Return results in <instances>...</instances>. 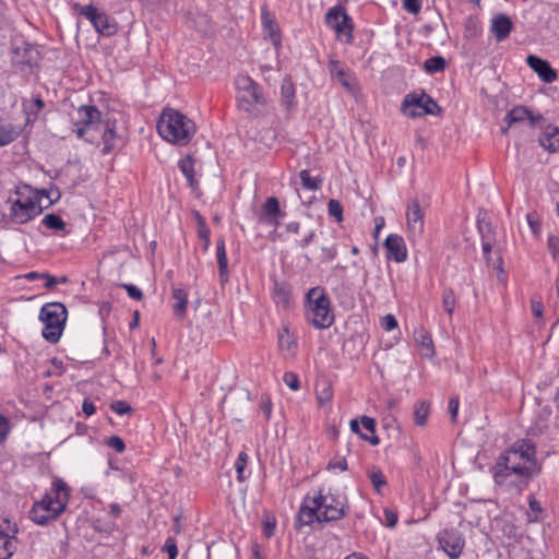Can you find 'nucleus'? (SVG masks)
<instances>
[{"label":"nucleus","instance_id":"f257e3e1","mask_svg":"<svg viewBox=\"0 0 559 559\" xmlns=\"http://www.w3.org/2000/svg\"><path fill=\"white\" fill-rule=\"evenodd\" d=\"M535 454V445L530 440L515 442L499 455L492 467L495 483L499 486L525 488L531 478L540 471Z\"/></svg>","mask_w":559,"mask_h":559},{"label":"nucleus","instance_id":"49530a36","mask_svg":"<svg viewBox=\"0 0 559 559\" xmlns=\"http://www.w3.org/2000/svg\"><path fill=\"white\" fill-rule=\"evenodd\" d=\"M197 221H198V236L203 241L209 242L211 231H210L209 227L206 226L204 218L199 213L197 214Z\"/></svg>","mask_w":559,"mask_h":559},{"label":"nucleus","instance_id":"5701e85b","mask_svg":"<svg viewBox=\"0 0 559 559\" xmlns=\"http://www.w3.org/2000/svg\"><path fill=\"white\" fill-rule=\"evenodd\" d=\"M262 26H263L265 36L269 37L272 45L275 47L276 50H278L282 45L280 28H278L277 23L266 11H262Z\"/></svg>","mask_w":559,"mask_h":559},{"label":"nucleus","instance_id":"39448f33","mask_svg":"<svg viewBox=\"0 0 559 559\" xmlns=\"http://www.w3.org/2000/svg\"><path fill=\"white\" fill-rule=\"evenodd\" d=\"M307 320L319 330L330 328L334 322L331 300L321 286L310 288L306 294Z\"/></svg>","mask_w":559,"mask_h":559},{"label":"nucleus","instance_id":"f03ea898","mask_svg":"<svg viewBox=\"0 0 559 559\" xmlns=\"http://www.w3.org/2000/svg\"><path fill=\"white\" fill-rule=\"evenodd\" d=\"M75 134L88 143H96L98 135L103 141L102 153L109 154L116 147L118 135L115 131V124L102 120V112L96 106L83 105L76 111V118L73 120Z\"/></svg>","mask_w":559,"mask_h":559},{"label":"nucleus","instance_id":"ea45409f","mask_svg":"<svg viewBox=\"0 0 559 559\" xmlns=\"http://www.w3.org/2000/svg\"><path fill=\"white\" fill-rule=\"evenodd\" d=\"M299 178L301 180L302 187L305 189H308V190H311V191H316V190L320 189L321 183H322L321 179L312 178L310 176V173H309L308 169H302L299 173Z\"/></svg>","mask_w":559,"mask_h":559},{"label":"nucleus","instance_id":"dca6fc26","mask_svg":"<svg viewBox=\"0 0 559 559\" xmlns=\"http://www.w3.org/2000/svg\"><path fill=\"white\" fill-rule=\"evenodd\" d=\"M477 229L480 235L481 249L487 263L490 262V253L496 242V234L490 221L485 217H477Z\"/></svg>","mask_w":559,"mask_h":559},{"label":"nucleus","instance_id":"9d476101","mask_svg":"<svg viewBox=\"0 0 559 559\" xmlns=\"http://www.w3.org/2000/svg\"><path fill=\"white\" fill-rule=\"evenodd\" d=\"M79 13L88 20L95 31L103 36H112L117 33L118 26L114 17L106 12L99 11L93 4L78 5Z\"/></svg>","mask_w":559,"mask_h":559},{"label":"nucleus","instance_id":"3c124183","mask_svg":"<svg viewBox=\"0 0 559 559\" xmlns=\"http://www.w3.org/2000/svg\"><path fill=\"white\" fill-rule=\"evenodd\" d=\"M163 549L168 554V559L177 558L178 548L175 538L168 537L165 542Z\"/></svg>","mask_w":559,"mask_h":559},{"label":"nucleus","instance_id":"e2e57ef3","mask_svg":"<svg viewBox=\"0 0 559 559\" xmlns=\"http://www.w3.org/2000/svg\"><path fill=\"white\" fill-rule=\"evenodd\" d=\"M260 406H261L262 412L265 415L266 420H269L271 417V414H272L271 399L269 396H262Z\"/></svg>","mask_w":559,"mask_h":559},{"label":"nucleus","instance_id":"aec40b11","mask_svg":"<svg viewBox=\"0 0 559 559\" xmlns=\"http://www.w3.org/2000/svg\"><path fill=\"white\" fill-rule=\"evenodd\" d=\"M311 499V497L307 496L299 508L297 524L300 526L311 525L314 522L324 523V521L320 519L321 513L319 507L312 503Z\"/></svg>","mask_w":559,"mask_h":559},{"label":"nucleus","instance_id":"c9c22d12","mask_svg":"<svg viewBox=\"0 0 559 559\" xmlns=\"http://www.w3.org/2000/svg\"><path fill=\"white\" fill-rule=\"evenodd\" d=\"M445 66L447 61L442 56L430 57L424 62V69L429 74L442 72Z\"/></svg>","mask_w":559,"mask_h":559},{"label":"nucleus","instance_id":"c756f323","mask_svg":"<svg viewBox=\"0 0 559 559\" xmlns=\"http://www.w3.org/2000/svg\"><path fill=\"white\" fill-rule=\"evenodd\" d=\"M21 134V129L10 122L0 120V146H4L16 140Z\"/></svg>","mask_w":559,"mask_h":559},{"label":"nucleus","instance_id":"cd10ccee","mask_svg":"<svg viewBox=\"0 0 559 559\" xmlns=\"http://www.w3.org/2000/svg\"><path fill=\"white\" fill-rule=\"evenodd\" d=\"M273 299L277 305L288 307L292 299L290 285L286 282L274 281Z\"/></svg>","mask_w":559,"mask_h":559},{"label":"nucleus","instance_id":"393cba45","mask_svg":"<svg viewBox=\"0 0 559 559\" xmlns=\"http://www.w3.org/2000/svg\"><path fill=\"white\" fill-rule=\"evenodd\" d=\"M15 53L19 61L29 68L36 66L40 58L39 50L31 44H23V47L15 49Z\"/></svg>","mask_w":559,"mask_h":559},{"label":"nucleus","instance_id":"b1692460","mask_svg":"<svg viewBox=\"0 0 559 559\" xmlns=\"http://www.w3.org/2000/svg\"><path fill=\"white\" fill-rule=\"evenodd\" d=\"M281 104L287 111L296 106V88L289 76H285L282 81Z\"/></svg>","mask_w":559,"mask_h":559},{"label":"nucleus","instance_id":"6e6d98bb","mask_svg":"<svg viewBox=\"0 0 559 559\" xmlns=\"http://www.w3.org/2000/svg\"><path fill=\"white\" fill-rule=\"evenodd\" d=\"M107 445L118 453H122L126 450L124 441L118 436L110 437L107 441Z\"/></svg>","mask_w":559,"mask_h":559},{"label":"nucleus","instance_id":"9b49d317","mask_svg":"<svg viewBox=\"0 0 559 559\" xmlns=\"http://www.w3.org/2000/svg\"><path fill=\"white\" fill-rule=\"evenodd\" d=\"M44 211L37 197L16 199L10 206V219L15 224H26Z\"/></svg>","mask_w":559,"mask_h":559},{"label":"nucleus","instance_id":"423d86ee","mask_svg":"<svg viewBox=\"0 0 559 559\" xmlns=\"http://www.w3.org/2000/svg\"><path fill=\"white\" fill-rule=\"evenodd\" d=\"M68 311L61 302L45 304L39 312V319L44 323L43 337L51 344H56L63 332Z\"/></svg>","mask_w":559,"mask_h":559},{"label":"nucleus","instance_id":"7c9ffc66","mask_svg":"<svg viewBox=\"0 0 559 559\" xmlns=\"http://www.w3.org/2000/svg\"><path fill=\"white\" fill-rule=\"evenodd\" d=\"M271 216H284V212L281 210L280 202L275 197H270L265 200L261 207L259 221Z\"/></svg>","mask_w":559,"mask_h":559},{"label":"nucleus","instance_id":"412c9836","mask_svg":"<svg viewBox=\"0 0 559 559\" xmlns=\"http://www.w3.org/2000/svg\"><path fill=\"white\" fill-rule=\"evenodd\" d=\"M513 27L511 17L504 13H498L491 19L490 32L499 43L509 37Z\"/></svg>","mask_w":559,"mask_h":559},{"label":"nucleus","instance_id":"bb28decb","mask_svg":"<svg viewBox=\"0 0 559 559\" xmlns=\"http://www.w3.org/2000/svg\"><path fill=\"white\" fill-rule=\"evenodd\" d=\"M216 258L219 280L222 283H225L228 281V260L226 255L225 240L222 237L216 241Z\"/></svg>","mask_w":559,"mask_h":559},{"label":"nucleus","instance_id":"0e129e2a","mask_svg":"<svg viewBox=\"0 0 559 559\" xmlns=\"http://www.w3.org/2000/svg\"><path fill=\"white\" fill-rule=\"evenodd\" d=\"M275 525H276V522L274 519H272V520L267 519L266 521H264L263 534L269 538L272 537L275 533Z\"/></svg>","mask_w":559,"mask_h":559},{"label":"nucleus","instance_id":"473e14b6","mask_svg":"<svg viewBox=\"0 0 559 559\" xmlns=\"http://www.w3.org/2000/svg\"><path fill=\"white\" fill-rule=\"evenodd\" d=\"M360 421L362 427L371 433L368 436L361 432L360 438L370 442L372 445H378L380 443V439L376 436V420L369 416H362Z\"/></svg>","mask_w":559,"mask_h":559},{"label":"nucleus","instance_id":"052dcab7","mask_svg":"<svg viewBox=\"0 0 559 559\" xmlns=\"http://www.w3.org/2000/svg\"><path fill=\"white\" fill-rule=\"evenodd\" d=\"M10 431V425L8 419L0 414V444L4 442Z\"/></svg>","mask_w":559,"mask_h":559},{"label":"nucleus","instance_id":"4be33fe9","mask_svg":"<svg viewBox=\"0 0 559 559\" xmlns=\"http://www.w3.org/2000/svg\"><path fill=\"white\" fill-rule=\"evenodd\" d=\"M526 62L544 82L552 83L557 80V72L551 68L548 61L535 55H528Z\"/></svg>","mask_w":559,"mask_h":559},{"label":"nucleus","instance_id":"20e7f679","mask_svg":"<svg viewBox=\"0 0 559 559\" xmlns=\"http://www.w3.org/2000/svg\"><path fill=\"white\" fill-rule=\"evenodd\" d=\"M195 124L187 116L175 109H165L157 121V131L166 141L178 144H188L194 133Z\"/></svg>","mask_w":559,"mask_h":559},{"label":"nucleus","instance_id":"680f3d73","mask_svg":"<svg viewBox=\"0 0 559 559\" xmlns=\"http://www.w3.org/2000/svg\"><path fill=\"white\" fill-rule=\"evenodd\" d=\"M328 468L329 469H340L342 472L346 471L347 469V462H346V459L345 457H341V459H333L329 462V465H328Z\"/></svg>","mask_w":559,"mask_h":559},{"label":"nucleus","instance_id":"c03bdc74","mask_svg":"<svg viewBox=\"0 0 559 559\" xmlns=\"http://www.w3.org/2000/svg\"><path fill=\"white\" fill-rule=\"evenodd\" d=\"M247 462H248V454L246 452H240L236 462H235V468H236V472H237V479L239 481H245L246 479V476L243 474L245 472V468L247 466Z\"/></svg>","mask_w":559,"mask_h":559},{"label":"nucleus","instance_id":"f704fd0d","mask_svg":"<svg viewBox=\"0 0 559 559\" xmlns=\"http://www.w3.org/2000/svg\"><path fill=\"white\" fill-rule=\"evenodd\" d=\"M368 477L372 484V487L378 493H381L382 489L388 485L384 474L378 467H372L368 472Z\"/></svg>","mask_w":559,"mask_h":559},{"label":"nucleus","instance_id":"58836bf2","mask_svg":"<svg viewBox=\"0 0 559 559\" xmlns=\"http://www.w3.org/2000/svg\"><path fill=\"white\" fill-rule=\"evenodd\" d=\"M278 346L281 349L286 350H290L296 346L295 338L286 326L278 331Z\"/></svg>","mask_w":559,"mask_h":559},{"label":"nucleus","instance_id":"a19ab883","mask_svg":"<svg viewBox=\"0 0 559 559\" xmlns=\"http://www.w3.org/2000/svg\"><path fill=\"white\" fill-rule=\"evenodd\" d=\"M429 414V404L420 401L415 405L414 420L419 426H425Z\"/></svg>","mask_w":559,"mask_h":559},{"label":"nucleus","instance_id":"72a5a7b5","mask_svg":"<svg viewBox=\"0 0 559 559\" xmlns=\"http://www.w3.org/2000/svg\"><path fill=\"white\" fill-rule=\"evenodd\" d=\"M414 338L421 348L429 352V355H433V343L428 331L424 328L415 330Z\"/></svg>","mask_w":559,"mask_h":559},{"label":"nucleus","instance_id":"13d9d810","mask_svg":"<svg viewBox=\"0 0 559 559\" xmlns=\"http://www.w3.org/2000/svg\"><path fill=\"white\" fill-rule=\"evenodd\" d=\"M381 326L385 331H392L395 328H397V320H396V318L393 314L389 313V314L382 317V319H381Z\"/></svg>","mask_w":559,"mask_h":559},{"label":"nucleus","instance_id":"ddd939ff","mask_svg":"<svg viewBox=\"0 0 559 559\" xmlns=\"http://www.w3.org/2000/svg\"><path fill=\"white\" fill-rule=\"evenodd\" d=\"M438 542L450 559H457L464 548L463 534L455 528H445L438 534Z\"/></svg>","mask_w":559,"mask_h":559},{"label":"nucleus","instance_id":"1a4fd4ad","mask_svg":"<svg viewBox=\"0 0 559 559\" xmlns=\"http://www.w3.org/2000/svg\"><path fill=\"white\" fill-rule=\"evenodd\" d=\"M403 112L411 117L417 118L425 115H439L441 108L432 97L425 92L407 94L402 104Z\"/></svg>","mask_w":559,"mask_h":559},{"label":"nucleus","instance_id":"f8f14e48","mask_svg":"<svg viewBox=\"0 0 559 559\" xmlns=\"http://www.w3.org/2000/svg\"><path fill=\"white\" fill-rule=\"evenodd\" d=\"M238 91L237 100L239 108L250 112L254 105L262 102V94L259 85L249 76L241 75L236 79Z\"/></svg>","mask_w":559,"mask_h":559},{"label":"nucleus","instance_id":"f3484780","mask_svg":"<svg viewBox=\"0 0 559 559\" xmlns=\"http://www.w3.org/2000/svg\"><path fill=\"white\" fill-rule=\"evenodd\" d=\"M16 534V526H11L10 522L5 520L0 526V559H9L14 554Z\"/></svg>","mask_w":559,"mask_h":559},{"label":"nucleus","instance_id":"6ab92c4d","mask_svg":"<svg viewBox=\"0 0 559 559\" xmlns=\"http://www.w3.org/2000/svg\"><path fill=\"white\" fill-rule=\"evenodd\" d=\"M384 247L386 249V258L402 263L407 259V249L404 239L396 235L391 234L385 238Z\"/></svg>","mask_w":559,"mask_h":559},{"label":"nucleus","instance_id":"5fc2aeb1","mask_svg":"<svg viewBox=\"0 0 559 559\" xmlns=\"http://www.w3.org/2000/svg\"><path fill=\"white\" fill-rule=\"evenodd\" d=\"M403 8L408 13L417 14L421 10V0H403Z\"/></svg>","mask_w":559,"mask_h":559},{"label":"nucleus","instance_id":"a878e982","mask_svg":"<svg viewBox=\"0 0 559 559\" xmlns=\"http://www.w3.org/2000/svg\"><path fill=\"white\" fill-rule=\"evenodd\" d=\"M540 146L555 153L559 152V128L549 127L543 132L538 139Z\"/></svg>","mask_w":559,"mask_h":559},{"label":"nucleus","instance_id":"603ef678","mask_svg":"<svg viewBox=\"0 0 559 559\" xmlns=\"http://www.w3.org/2000/svg\"><path fill=\"white\" fill-rule=\"evenodd\" d=\"M547 247L549 252L551 253L552 258L555 260L559 259V237L557 236H549L547 240Z\"/></svg>","mask_w":559,"mask_h":559},{"label":"nucleus","instance_id":"338daca9","mask_svg":"<svg viewBox=\"0 0 559 559\" xmlns=\"http://www.w3.org/2000/svg\"><path fill=\"white\" fill-rule=\"evenodd\" d=\"M527 223L534 234L539 231V222L534 213H528L526 215Z\"/></svg>","mask_w":559,"mask_h":559},{"label":"nucleus","instance_id":"a18cd8bd","mask_svg":"<svg viewBox=\"0 0 559 559\" xmlns=\"http://www.w3.org/2000/svg\"><path fill=\"white\" fill-rule=\"evenodd\" d=\"M329 215L334 217L338 223L343 221V205L338 200L331 199L328 203Z\"/></svg>","mask_w":559,"mask_h":559},{"label":"nucleus","instance_id":"37998d69","mask_svg":"<svg viewBox=\"0 0 559 559\" xmlns=\"http://www.w3.org/2000/svg\"><path fill=\"white\" fill-rule=\"evenodd\" d=\"M35 197H37L38 199L39 197L48 198L49 203L46 206H44V209H47L60 200L61 192L58 188H51L50 190L41 189L37 191V194Z\"/></svg>","mask_w":559,"mask_h":559},{"label":"nucleus","instance_id":"de8ad7c7","mask_svg":"<svg viewBox=\"0 0 559 559\" xmlns=\"http://www.w3.org/2000/svg\"><path fill=\"white\" fill-rule=\"evenodd\" d=\"M283 381L293 391H297L300 388L299 378L295 372H285L283 376Z\"/></svg>","mask_w":559,"mask_h":559},{"label":"nucleus","instance_id":"a211bd4d","mask_svg":"<svg viewBox=\"0 0 559 559\" xmlns=\"http://www.w3.org/2000/svg\"><path fill=\"white\" fill-rule=\"evenodd\" d=\"M329 72L332 79H336L341 85L349 93H355L356 83L350 73H348L340 60L330 58L328 63Z\"/></svg>","mask_w":559,"mask_h":559},{"label":"nucleus","instance_id":"864d4df0","mask_svg":"<svg viewBox=\"0 0 559 559\" xmlns=\"http://www.w3.org/2000/svg\"><path fill=\"white\" fill-rule=\"evenodd\" d=\"M120 287L124 288L131 299L134 300H142L143 299V293L142 290L132 284H120Z\"/></svg>","mask_w":559,"mask_h":559},{"label":"nucleus","instance_id":"8fccbe9b","mask_svg":"<svg viewBox=\"0 0 559 559\" xmlns=\"http://www.w3.org/2000/svg\"><path fill=\"white\" fill-rule=\"evenodd\" d=\"M323 258L322 261L330 262L334 260L337 255V247L336 243H331L330 246H323L321 248Z\"/></svg>","mask_w":559,"mask_h":559},{"label":"nucleus","instance_id":"774afa93","mask_svg":"<svg viewBox=\"0 0 559 559\" xmlns=\"http://www.w3.org/2000/svg\"><path fill=\"white\" fill-rule=\"evenodd\" d=\"M82 411L86 416H91L95 413L96 407L90 399H85L82 404Z\"/></svg>","mask_w":559,"mask_h":559},{"label":"nucleus","instance_id":"7ed1b4c3","mask_svg":"<svg viewBox=\"0 0 559 559\" xmlns=\"http://www.w3.org/2000/svg\"><path fill=\"white\" fill-rule=\"evenodd\" d=\"M71 489L61 478H55L50 491L36 501L29 511L31 520L38 525H47L57 520L66 510Z\"/></svg>","mask_w":559,"mask_h":559},{"label":"nucleus","instance_id":"bf43d9fd","mask_svg":"<svg viewBox=\"0 0 559 559\" xmlns=\"http://www.w3.org/2000/svg\"><path fill=\"white\" fill-rule=\"evenodd\" d=\"M384 521L388 527H395L397 523V513L392 509L384 510Z\"/></svg>","mask_w":559,"mask_h":559},{"label":"nucleus","instance_id":"0eeeda50","mask_svg":"<svg viewBox=\"0 0 559 559\" xmlns=\"http://www.w3.org/2000/svg\"><path fill=\"white\" fill-rule=\"evenodd\" d=\"M324 22L328 27L335 32L337 40L346 45L353 44L354 22L343 5L330 8Z\"/></svg>","mask_w":559,"mask_h":559},{"label":"nucleus","instance_id":"79ce46f5","mask_svg":"<svg viewBox=\"0 0 559 559\" xmlns=\"http://www.w3.org/2000/svg\"><path fill=\"white\" fill-rule=\"evenodd\" d=\"M456 305L455 295L452 288H445L442 293V306L444 311L452 316Z\"/></svg>","mask_w":559,"mask_h":559},{"label":"nucleus","instance_id":"2f4dec72","mask_svg":"<svg viewBox=\"0 0 559 559\" xmlns=\"http://www.w3.org/2000/svg\"><path fill=\"white\" fill-rule=\"evenodd\" d=\"M178 166L183 176L187 178L189 186L194 188L198 183L194 178V159L188 155L179 160Z\"/></svg>","mask_w":559,"mask_h":559},{"label":"nucleus","instance_id":"09e8293b","mask_svg":"<svg viewBox=\"0 0 559 559\" xmlns=\"http://www.w3.org/2000/svg\"><path fill=\"white\" fill-rule=\"evenodd\" d=\"M110 409L118 415H126L132 413V407L124 401H115L110 404Z\"/></svg>","mask_w":559,"mask_h":559},{"label":"nucleus","instance_id":"4468645a","mask_svg":"<svg viewBox=\"0 0 559 559\" xmlns=\"http://www.w3.org/2000/svg\"><path fill=\"white\" fill-rule=\"evenodd\" d=\"M503 120L507 127L501 129L502 133H507L516 123H527L530 127H535L545 121L540 114H533L525 106H515L507 112Z\"/></svg>","mask_w":559,"mask_h":559},{"label":"nucleus","instance_id":"2eb2a0df","mask_svg":"<svg viewBox=\"0 0 559 559\" xmlns=\"http://www.w3.org/2000/svg\"><path fill=\"white\" fill-rule=\"evenodd\" d=\"M406 223L412 239L419 238L423 235L424 213L417 199H413L407 206Z\"/></svg>","mask_w":559,"mask_h":559},{"label":"nucleus","instance_id":"c85d7f7f","mask_svg":"<svg viewBox=\"0 0 559 559\" xmlns=\"http://www.w3.org/2000/svg\"><path fill=\"white\" fill-rule=\"evenodd\" d=\"M175 305L173 307L176 317L182 319L187 314L188 293L182 288L173 289Z\"/></svg>","mask_w":559,"mask_h":559},{"label":"nucleus","instance_id":"4d7b16f0","mask_svg":"<svg viewBox=\"0 0 559 559\" xmlns=\"http://www.w3.org/2000/svg\"><path fill=\"white\" fill-rule=\"evenodd\" d=\"M459 405H460V402H459V397L457 396H452L449 400L448 411H449V414L451 416V421L452 423L456 421L457 412H459Z\"/></svg>","mask_w":559,"mask_h":559},{"label":"nucleus","instance_id":"4c0bfd02","mask_svg":"<svg viewBox=\"0 0 559 559\" xmlns=\"http://www.w3.org/2000/svg\"><path fill=\"white\" fill-rule=\"evenodd\" d=\"M41 223L49 229L53 231H63L66 230V222L58 214H46L41 221Z\"/></svg>","mask_w":559,"mask_h":559},{"label":"nucleus","instance_id":"69168bd1","mask_svg":"<svg viewBox=\"0 0 559 559\" xmlns=\"http://www.w3.org/2000/svg\"><path fill=\"white\" fill-rule=\"evenodd\" d=\"M532 313L536 318H542L543 316V304L540 300L532 299L531 301Z\"/></svg>","mask_w":559,"mask_h":559},{"label":"nucleus","instance_id":"e433bc0d","mask_svg":"<svg viewBox=\"0 0 559 559\" xmlns=\"http://www.w3.org/2000/svg\"><path fill=\"white\" fill-rule=\"evenodd\" d=\"M316 395L318 403L322 406L331 402L333 397V390L329 382L322 381L317 385Z\"/></svg>","mask_w":559,"mask_h":559},{"label":"nucleus","instance_id":"6e6552de","mask_svg":"<svg viewBox=\"0 0 559 559\" xmlns=\"http://www.w3.org/2000/svg\"><path fill=\"white\" fill-rule=\"evenodd\" d=\"M311 502L319 507L320 519L324 523L341 520L346 515L348 509L345 498L331 492L322 493L320 491L318 496L312 497Z\"/></svg>","mask_w":559,"mask_h":559}]
</instances>
